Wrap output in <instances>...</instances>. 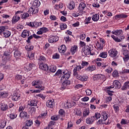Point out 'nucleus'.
Returning <instances> with one entry per match:
<instances>
[{
	"label": "nucleus",
	"mask_w": 129,
	"mask_h": 129,
	"mask_svg": "<svg viewBox=\"0 0 129 129\" xmlns=\"http://www.w3.org/2000/svg\"><path fill=\"white\" fill-rule=\"evenodd\" d=\"M40 5L41 3L39 1H34L32 7H31L29 10L30 16L31 15H36V14H38L39 12V7H40Z\"/></svg>",
	"instance_id": "1"
},
{
	"label": "nucleus",
	"mask_w": 129,
	"mask_h": 129,
	"mask_svg": "<svg viewBox=\"0 0 129 129\" xmlns=\"http://www.w3.org/2000/svg\"><path fill=\"white\" fill-rule=\"evenodd\" d=\"M42 84H43V82L39 80H36L32 83V86H35L36 88H40L41 90H44L45 87L42 86Z\"/></svg>",
	"instance_id": "2"
},
{
	"label": "nucleus",
	"mask_w": 129,
	"mask_h": 129,
	"mask_svg": "<svg viewBox=\"0 0 129 129\" xmlns=\"http://www.w3.org/2000/svg\"><path fill=\"white\" fill-rule=\"evenodd\" d=\"M93 55V54L91 53V47L88 46V48L84 47L82 49V56H87V55Z\"/></svg>",
	"instance_id": "3"
},
{
	"label": "nucleus",
	"mask_w": 129,
	"mask_h": 129,
	"mask_svg": "<svg viewBox=\"0 0 129 129\" xmlns=\"http://www.w3.org/2000/svg\"><path fill=\"white\" fill-rule=\"evenodd\" d=\"M108 54L110 57L115 58V56H117V54H118V51L115 48H112L109 50Z\"/></svg>",
	"instance_id": "4"
},
{
	"label": "nucleus",
	"mask_w": 129,
	"mask_h": 129,
	"mask_svg": "<svg viewBox=\"0 0 129 129\" xmlns=\"http://www.w3.org/2000/svg\"><path fill=\"white\" fill-rule=\"evenodd\" d=\"M122 53L124 56H125L124 57H123V60L125 62H127L129 59V51L127 50V49H122Z\"/></svg>",
	"instance_id": "5"
},
{
	"label": "nucleus",
	"mask_w": 129,
	"mask_h": 129,
	"mask_svg": "<svg viewBox=\"0 0 129 129\" xmlns=\"http://www.w3.org/2000/svg\"><path fill=\"white\" fill-rule=\"evenodd\" d=\"M3 56H5V59L7 61H11L12 60V55H11L10 50L5 51L3 53Z\"/></svg>",
	"instance_id": "6"
},
{
	"label": "nucleus",
	"mask_w": 129,
	"mask_h": 129,
	"mask_svg": "<svg viewBox=\"0 0 129 129\" xmlns=\"http://www.w3.org/2000/svg\"><path fill=\"white\" fill-rule=\"evenodd\" d=\"M36 67V64H34L33 63H30L28 66H27L26 67H25L24 69L25 71H31L32 69H34Z\"/></svg>",
	"instance_id": "7"
},
{
	"label": "nucleus",
	"mask_w": 129,
	"mask_h": 129,
	"mask_svg": "<svg viewBox=\"0 0 129 129\" xmlns=\"http://www.w3.org/2000/svg\"><path fill=\"white\" fill-rule=\"evenodd\" d=\"M20 117L24 118V119H29L30 118V116L28 114V113L25 111L20 113Z\"/></svg>",
	"instance_id": "8"
},
{
	"label": "nucleus",
	"mask_w": 129,
	"mask_h": 129,
	"mask_svg": "<svg viewBox=\"0 0 129 129\" xmlns=\"http://www.w3.org/2000/svg\"><path fill=\"white\" fill-rule=\"evenodd\" d=\"M21 95L17 93H14L12 97V100L14 101H18L20 99Z\"/></svg>",
	"instance_id": "9"
},
{
	"label": "nucleus",
	"mask_w": 129,
	"mask_h": 129,
	"mask_svg": "<svg viewBox=\"0 0 129 129\" xmlns=\"http://www.w3.org/2000/svg\"><path fill=\"white\" fill-rule=\"evenodd\" d=\"M13 51H14V56L16 58H19V57L21 56V52L19 51L18 48L16 47H14Z\"/></svg>",
	"instance_id": "10"
},
{
	"label": "nucleus",
	"mask_w": 129,
	"mask_h": 129,
	"mask_svg": "<svg viewBox=\"0 0 129 129\" xmlns=\"http://www.w3.org/2000/svg\"><path fill=\"white\" fill-rule=\"evenodd\" d=\"M58 40V37L52 36L49 38L48 41L49 43H56Z\"/></svg>",
	"instance_id": "11"
},
{
	"label": "nucleus",
	"mask_w": 129,
	"mask_h": 129,
	"mask_svg": "<svg viewBox=\"0 0 129 129\" xmlns=\"http://www.w3.org/2000/svg\"><path fill=\"white\" fill-rule=\"evenodd\" d=\"M20 19H21L20 16L15 15L13 17V19L12 20V25H15V24H16V23H18V22H19V21H20Z\"/></svg>",
	"instance_id": "12"
},
{
	"label": "nucleus",
	"mask_w": 129,
	"mask_h": 129,
	"mask_svg": "<svg viewBox=\"0 0 129 129\" xmlns=\"http://www.w3.org/2000/svg\"><path fill=\"white\" fill-rule=\"evenodd\" d=\"M39 68L42 70H44V71H48L49 67H48V64H44L43 63H41L39 65Z\"/></svg>",
	"instance_id": "13"
},
{
	"label": "nucleus",
	"mask_w": 129,
	"mask_h": 129,
	"mask_svg": "<svg viewBox=\"0 0 129 129\" xmlns=\"http://www.w3.org/2000/svg\"><path fill=\"white\" fill-rule=\"evenodd\" d=\"M46 106L49 107V108H53L54 106V100H48L46 102Z\"/></svg>",
	"instance_id": "14"
},
{
	"label": "nucleus",
	"mask_w": 129,
	"mask_h": 129,
	"mask_svg": "<svg viewBox=\"0 0 129 129\" xmlns=\"http://www.w3.org/2000/svg\"><path fill=\"white\" fill-rule=\"evenodd\" d=\"M30 36V31L24 30L22 33L21 36L22 38H26Z\"/></svg>",
	"instance_id": "15"
},
{
	"label": "nucleus",
	"mask_w": 129,
	"mask_h": 129,
	"mask_svg": "<svg viewBox=\"0 0 129 129\" xmlns=\"http://www.w3.org/2000/svg\"><path fill=\"white\" fill-rule=\"evenodd\" d=\"M1 110H3V111H5V110H7V109H8V105H7V104H5L4 101H3L1 102Z\"/></svg>",
	"instance_id": "16"
},
{
	"label": "nucleus",
	"mask_w": 129,
	"mask_h": 129,
	"mask_svg": "<svg viewBox=\"0 0 129 129\" xmlns=\"http://www.w3.org/2000/svg\"><path fill=\"white\" fill-rule=\"evenodd\" d=\"M113 85H114L115 88L118 89H119L121 87V84L117 80L114 81Z\"/></svg>",
	"instance_id": "17"
},
{
	"label": "nucleus",
	"mask_w": 129,
	"mask_h": 129,
	"mask_svg": "<svg viewBox=\"0 0 129 129\" xmlns=\"http://www.w3.org/2000/svg\"><path fill=\"white\" fill-rule=\"evenodd\" d=\"M56 70H57L56 66H51L49 67V68H48L47 71H48V72H52V73H54L56 72Z\"/></svg>",
	"instance_id": "18"
},
{
	"label": "nucleus",
	"mask_w": 129,
	"mask_h": 129,
	"mask_svg": "<svg viewBox=\"0 0 129 129\" xmlns=\"http://www.w3.org/2000/svg\"><path fill=\"white\" fill-rule=\"evenodd\" d=\"M112 34H113V35H116V36H118V37H119L122 35V30H115V31H112Z\"/></svg>",
	"instance_id": "19"
},
{
	"label": "nucleus",
	"mask_w": 129,
	"mask_h": 129,
	"mask_svg": "<svg viewBox=\"0 0 129 129\" xmlns=\"http://www.w3.org/2000/svg\"><path fill=\"white\" fill-rule=\"evenodd\" d=\"M69 78H70V74L66 73L65 75L61 77V80L64 81V80H68Z\"/></svg>",
	"instance_id": "20"
},
{
	"label": "nucleus",
	"mask_w": 129,
	"mask_h": 129,
	"mask_svg": "<svg viewBox=\"0 0 129 129\" xmlns=\"http://www.w3.org/2000/svg\"><path fill=\"white\" fill-rule=\"evenodd\" d=\"M85 8H86V4H85V3L83 2H82L80 4L78 9L81 12L82 11H84Z\"/></svg>",
	"instance_id": "21"
},
{
	"label": "nucleus",
	"mask_w": 129,
	"mask_h": 129,
	"mask_svg": "<svg viewBox=\"0 0 129 129\" xmlns=\"http://www.w3.org/2000/svg\"><path fill=\"white\" fill-rule=\"evenodd\" d=\"M77 49H78V47H77V45H74V46H72L71 48V52L72 54V55H74L76 52H77Z\"/></svg>",
	"instance_id": "22"
},
{
	"label": "nucleus",
	"mask_w": 129,
	"mask_h": 129,
	"mask_svg": "<svg viewBox=\"0 0 129 129\" xmlns=\"http://www.w3.org/2000/svg\"><path fill=\"white\" fill-rule=\"evenodd\" d=\"M66 50H67V48L65 45H61L60 48H58V51L60 53H65V52H66Z\"/></svg>",
	"instance_id": "23"
},
{
	"label": "nucleus",
	"mask_w": 129,
	"mask_h": 129,
	"mask_svg": "<svg viewBox=\"0 0 129 129\" xmlns=\"http://www.w3.org/2000/svg\"><path fill=\"white\" fill-rule=\"evenodd\" d=\"M123 18H127V15H125L124 14H119L115 16V20H117L118 19Z\"/></svg>",
	"instance_id": "24"
},
{
	"label": "nucleus",
	"mask_w": 129,
	"mask_h": 129,
	"mask_svg": "<svg viewBox=\"0 0 129 129\" xmlns=\"http://www.w3.org/2000/svg\"><path fill=\"white\" fill-rule=\"evenodd\" d=\"M12 33L11 31H9L8 30H5L4 32L3 33V35L5 38H9V37L11 36Z\"/></svg>",
	"instance_id": "25"
},
{
	"label": "nucleus",
	"mask_w": 129,
	"mask_h": 129,
	"mask_svg": "<svg viewBox=\"0 0 129 129\" xmlns=\"http://www.w3.org/2000/svg\"><path fill=\"white\" fill-rule=\"evenodd\" d=\"M96 69V66L93 65L89 66L87 69V71H89L90 72H92V71H94Z\"/></svg>",
	"instance_id": "26"
},
{
	"label": "nucleus",
	"mask_w": 129,
	"mask_h": 129,
	"mask_svg": "<svg viewBox=\"0 0 129 129\" xmlns=\"http://www.w3.org/2000/svg\"><path fill=\"white\" fill-rule=\"evenodd\" d=\"M93 121H94V117H91L90 118H87L86 119V123L87 124H91V123H93Z\"/></svg>",
	"instance_id": "27"
},
{
	"label": "nucleus",
	"mask_w": 129,
	"mask_h": 129,
	"mask_svg": "<svg viewBox=\"0 0 129 129\" xmlns=\"http://www.w3.org/2000/svg\"><path fill=\"white\" fill-rule=\"evenodd\" d=\"M102 76L103 75L101 74L95 75L93 78V80H94V81H95V80H99V79H100Z\"/></svg>",
	"instance_id": "28"
},
{
	"label": "nucleus",
	"mask_w": 129,
	"mask_h": 129,
	"mask_svg": "<svg viewBox=\"0 0 129 129\" xmlns=\"http://www.w3.org/2000/svg\"><path fill=\"white\" fill-rule=\"evenodd\" d=\"M26 126H32L33 125V120H27L25 122Z\"/></svg>",
	"instance_id": "29"
},
{
	"label": "nucleus",
	"mask_w": 129,
	"mask_h": 129,
	"mask_svg": "<svg viewBox=\"0 0 129 129\" xmlns=\"http://www.w3.org/2000/svg\"><path fill=\"white\" fill-rule=\"evenodd\" d=\"M89 113H90L89 109L87 108L84 109V111L83 112V116H87V115H89Z\"/></svg>",
	"instance_id": "30"
},
{
	"label": "nucleus",
	"mask_w": 129,
	"mask_h": 129,
	"mask_svg": "<svg viewBox=\"0 0 129 129\" xmlns=\"http://www.w3.org/2000/svg\"><path fill=\"white\" fill-rule=\"evenodd\" d=\"M54 122L53 121H51L49 122V124H48L47 127H46L44 129H53V126H54Z\"/></svg>",
	"instance_id": "31"
},
{
	"label": "nucleus",
	"mask_w": 129,
	"mask_h": 129,
	"mask_svg": "<svg viewBox=\"0 0 129 129\" xmlns=\"http://www.w3.org/2000/svg\"><path fill=\"white\" fill-rule=\"evenodd\" d=\"M7 124V122L4 120H0V128H4Z\"/></svg>",
	"instance_id": "32"
},
{
	"label": "nucleus",
	"mask_w": 129,
	"mask_h": 129,
	"mask_svg": "<svg viewBox=\"0 0 129 129\" xmlns=\"http://www.w3.org/2000/svg\"><path fill=\"white\" fill-rule=\"evenodd\" d=\"M92 19L94 21V22H97V21L99 20V15L98 14L93 15Z\"/></svg>",
	"instance_id": "33"
},
{
	"label": "nucleus",
	"mask_w": 129,
	"mask_h": 129,
	"mask_svg": "<svg viewBox=\"0 0 129 129\" xmlns=\"http://www.w3.org/2000/svg\"><path fill=\"white\" fill-rule=\"evenodd\" d=\"M25 49L27 51H32L34 49V46L31 44H29L25 46Z\"/></svg>",
	"instance_id": "34"
},
{
	"label": "nucleus",
	"mask_w": 129,
	"mask_h": 129,
	"mask_svg": "<svg viewBox=\"0 0 129 129\" xmlns=\"http://www.w3.org/2000/svg\"><path fill=\"white\" fill-rule=\"evenodd\" d=\"M75 8V3L74 2V1H72L70 2L69 8L70 10H73Z\"/></svg>",
	"instance_id": "35"
},
{
	"label": "nucleus",
	"mask_w": 129,
	"mask_h": 129,
	"mask_svg": "<svg viewBox=\"0 0 129 129\" xmlns=\"http://www.w3.org/2000/svg\"><path fill=\"white\" fill-rule=\"evenodd\" d=\"M100 113L97 112L95 113V115L92 116V117H94V120H96V119H98V118H100Z\"/></svg>",
	"instance_id": "36"
},
{
	"label": "nucleus",
	"mask_w": 129,
	"mask_h": 129,
	"mask_svg": "<svg viewBox=\"0 0 129 129\" xmlns=\"http://www.w3.org/2000/svg\"><path fill=\"white\" fill-rule=\"evenodd\" d=\"M39 61L42 62V63H45L47 61L46 57L44 56V55H40V57L39 58Z\"/></svg>",
	"instance_id": "37"
},
{
	"label": "nucleus",
	"mask_w": 129,
	"mask_h": 129,
	"mask_svg": "<svg viewBox=\"0 0 129 129\" xmlns=\"http://www.w3.org/2000/svg\"><path fill=\"white\" fill-rule=\"evenodd\" d=\"M22 19H24V20H26V19H28L30 17V14L28 13H24L23 14H21Z\"/></svg>",
	"instance_id": "38"
},
{
	"label": "nucleus",
	"mask_w": 129,
	"mask_h": 129,
	"mask_svg": "<svg viewBox=\"0 0 129 129\" xmlns=\"http://www.w3.org/2000/svg\"><path fill=\"white\" fill-rule=\"evenodd\" d=\"M101 115L103 117V120H106V119L108 118V117L107 116V113L105 112H102Z\"/></svg>",
	"instance_id": "39"
},
{
	"label": "nucleus",
	"mask_w": 129,
	"mask_h": 129,
	"mask_svg": "<svg viewBox=\"0 0 129 129\" xmlns=\"http://www.w3.org/2000/svg\"><path fill=\"white\" fill-rule=\"evenodd\" d=\"M62 85L64 87H66L68 85H70V81L69 80H64L62 83Z\"/></svg>",
	"instance_id": "40"
},
{
	"label": "nucleus",
	"mask_w": 129,
	"mask_h": 129,
	"mask_svg": "<svg viewBox=\"0 0 129 129\" xmlns=\"http://www.w3.org/2000/svg\"><path fill=\"white\" fill-rule=\"evenodd\" d=\"M60 29L62 31H63V30H65L66 29H67V25H66V24L65 23H61L60 25Z\"/></svg>",
	"instance_id": "41"
},
{
	"label": "nucleus",
	"mask_w": 129,
	"mask_h": 129,
	"mask_svg": "<svg viewBox=\"0 0 129 129\" xmlns=\"http://www.w3.org/2000/svg\"><path fill=\"white\" fill-rule=\"evenodd\" d=\"M78 80H81V81H87V78H86V77L85 76H80L78 78Z\"/></svg>",
	"instance_id": "42"
},
{
	"label": "nucleus",
	"mask_w": 129,
	"mask_h": 129,
	"mask_svg": "<svg viewBox=\"0 0 129 129\" xmlns=\"http://www.w3.org/2000/svg\"><path fill=\"white\" fill-rule=\"evenodd\" d=\"M37 104L38 101L37 100H32L30 102V105H31V106H37Z\"/></svg>",
	"instance_id": "43"
},
{
	"label": "nucleus",
	"mask_w": 129,
	"mask_h": 129,
	"mask_svg": "<svg viewBox=\"0 0 129 129\" xmlns=\"http://www.w3.org/2000/svg\"><path fill=\"white\" fill-rule=\"evenodd\" d=\"M100 57H101V58H106L107 57V52H101L99 54Z\"/></svg>",
	"instance_id": "44"
},
{
	"label": "nucleus",
	"mask_w": 129,
	"mask_h": 129,
	"mask_svg": "<svg viewBox=\"0 0 129 129\" xmlns=\"http://www.w3.org/2000/svg\"><path fill=\"white\" fill-rule=\"evenodd\" d=\"M41 25H42L41 22H33V27H35V28H38V27H39V26H41Z\"/></svg>",
	"instance_id": "45"
},
{
	"label": "nucleus",
	"mask_w": 129,
	"mask_h": 129,
	"mask_svg": "<svg viewBox=\"0 0 129 129\" xmlns=\"http://www.w3.org/2000/svg\"><path fill=\"white\" fill-rule=\"evenodd\" d=\"M6 31V27L1 26L0 27V35H3Z\"/></svg>",
	"instance_id": "46"
},
{
	"label": "nucleus",
	"mask_w": 129,
	"mask_h": 129,
	"mask_svg": "<svg viewBox=\"0 0 129 129\" xmlns=\"http://www.w3.org/2000/svg\"><path fill=\"white\" fill-rule=\"evenodd\" d=\"M55 75L57 76L58 77H61L62 75H63V74H62V70H58L57 72L55 74Z\"/></svg>",
	"instance_id": "47"
},
{
	"label": "nucleus",
	"mask_w": 129,
	"mask_h": 129,
	"mask_svg": "<svg viewBox=\"0 0 129 129\" xmlns=\"http://www.w3.org/2000/svg\"><path fill=\"white\" fill-rule=\"evenodd\" d=\"M76 112L77 115H79V116H80V115L82 114V112H81V110L80 109V108H77L76 109Z\"/></svg>",
	"instance_id": "48"
},
{
	"label": "nucleus",
	"mask_w": 129,
	"mask_h": 129,
	"mask_svg": "<svg viewBox=\"0 0 129 129\" xmlns=\"http://www.w3.org/2000/svg\"><path fill=\"white\" fill-rule=\"evenodd\" d=\"M76 104V103H75V102H68V108H71V107L74 106Z\"/></svg>",
	"instance_id": "49"
},
{
	"label": "nucleus",
	"mask_w": 129,
	"mask_h": 129,
	"mask_svg": "<svg viewBox=\"0 0 129 129\" xmlns=\"http://www.w3.org/2000/svg\"><path fill=\"white\" fill-rule=\"evenodd\" d=\"M81 69H82V67H81V66H77L76 67L74 68L73 71H80Z\"/></svg>",
	"instance_id": "50"
},
{
	"label": "nucleus",
	"mask_w": 129,
	"mask_h": 129,
	"mask_svg": "<svg viewBox=\"0 0 129 129\" xmlns=\"http://www.w3.org/2000/svg\"><path fill=\"white\" fill-rule=\"evenodd\" d=\"M81 69H82V67H81V66H77L76 67L74 68L73 71H80Z\"/></svg>",
	"instance_id": "51"
},
{
	"label": "nucleus",
	"mask_w": 129,
	"mask_h": 129,
	"mask_svg": "<svg viewBox=\"0 0 129 129\" xmlns=\"http://www.w3.org/2000/svg\"><path fill=\"white\" fill-rule=\"evenodd\" d=\"M120 123L121 124H128V121L125 119H122Z\"/></svg>",
	"instance_id": "52"
},
{
	"label": "nucleus",
	"mask_w": 129,
	"mask_h": 129,
	"mask_svg": "<svg viewBox=\"0 0 129 129\" xmlns=\"http://www.w3.org/2000/svg\"><path fill=\"white\" fill-rule=\"evenodd\" d=\"M113 108L115 111V112H118V111H119V107H118V106L116 104H114L113 105Z\"/></svg>",
	"instance_id": "53"
},
{
	"label": "nucleus",
	"mask_w": 129,
	"mask_h": 129,
	"mask_svg": "<svg viewBox=\"0 0 129 129\" xmlns=\"http://www.w3.org/2000/svg\"><path fill=\"white\" fill-rule=\"evenodd\" d=\"M89 63L87 61H82V68H84V66H88Z\"/></svg>",
	"instance_id": "54"
},
{
	"label": "nucleus",
	"mask_w": 129,
	"mask_h": 129,
	"mask_svg": "<svg viewBox=\"0 0 129 129\" xmlns=\"http://www.w3.org/2000/svg\"><path fill=\"white\" fill-rule=\"evenodd\" d=\"M23 78V76L21 75H17L15 77L16 80L19 81V80H22Z\"/></svg>",
	"instance_id": "55"
},
{
	"label": "nucleus",
	"mask_w": 129,
	"mask_h": 129,
	"mask_svg": "<svg viewBox=\"0 0 129 129\" xmlns=\"http://www.w3.org/2000/svg\"><path fill=\"white\" fill-rule=\"evenodd\" d=\"M111 38L115 41V42H120V40H119V38L118 37H115L114 35H111Z\"/></svg>",
	"instance_id": "56"
},
{
	"label": "nucleus",
	"mask_w": 129,
	"mask_h": 129,
	"mask_svg": "<svg viewBox=\"0 0 129 129\" xmlns=\"http://www.w3.org/2000/svg\"><path fill=\"white\" fill-rule=\"evenodd\" d=\"M34 56H35V54L33 52H30L28 54V57L30 59V60H32Z\"/></svg>",
	"instance_id": "57"
},
{
	"label": "nucleus",
	"mask_w": 129,
	"mask_h": 129,
	"mask_svg": "<svg viewBox=\"0 0 129 129\" xmlns=\"http://www.w3.org/2000/svg\"><path fill=\"white\" fill-rule=\"evenodd\" d=\"M113 77H117L118 76V72L116 70H114L112 73Z\"/></svg>",
	"instance_id": "58"
},
{
	"label": "nucleus",
	"mask_w": 129,
	"mask_h": 129,
	"mask_svg": "<svg viewBox=\"0 0 129 129\" xmlns=\"http://www.w3.org/2000/svg\"><path fill=\"white\" fill-rule=\"evenodd\" d=\"M52 58L53 59H59V58H60V55L57 53H55L53 55Z\"/></svg>",
	"instance_id": "59"
},
{
	"label": "nucleus",
	"mask_w": 129,
	"mask_h": 129,
	"mask_svg": "<svg viewBox=\"0 0 129 129\" xmlns=\"http://www.w3.org/2000/svg\"><path fill=\"white\" fill-rule=\"evenodd\" d=\"M73 75L75 77L77 78V79H78V77H79V75L78 74V72L73 71Z\"/></svg>",
	"instance_id": "60"
},
{
	"label": "nucleus",
	"mask_w": 129,
	"mask_h": 129,
	"mask_svg": "<svg viewBox=\"0 0 129 129\" xmlns=\"http://www.w3.org/2000/svg\"><path fill=\"white\" fill-rule=\"evenodd\" d=\"M51 119L52 120H58V115H54L53 116L51 117Z\"/></svg>",
	"instance_id": "61"
},
{
	"label": "nucleus",
	"mask_w": 129,
	"mask_h": 129,
	"mask_svg": "<svg viewBox=\"0 0 129 129\" xmlns=\"http://www.w3.org/2000/svg\"><path fill=\"white\" fill-rule=\"evenodd\" d=\"M86 93L87 95L90 96V95H91V94H92V91H91V90L90 89H87L86 90Z\"/></svg>",
	"instance_id": "62"
},
{
	"label": "nucleus",
	"mask_w": 129,
	"mask_h": 129,
	"mask_svg": "<svg viewBox=\"0 0 129 129\" xmlns=\"http://www.w3.org/2000/svg\"><path fill=\"white\" fill-rule=\"evenodd\" d=\"M64 40L66 42H71V38L69 37V36H67L64 37Z\"/></svg>",
	"instance_id": "63"
},
{
	"label": "nucleus",
	"mask_w": 129,
	"mask_h": 129,
	"mask_svg": "<svg viewBox=\"0 0 129 129\" xmlns=\"http://www.w3.org/2000/svg\"><path fill=\"white\" fill-rule=\"evenodd\" d=\"M68 101H66L63 104V107L64 108H68Z\"/></svg>",
	"instance_id": "64"
}]
</instances>
